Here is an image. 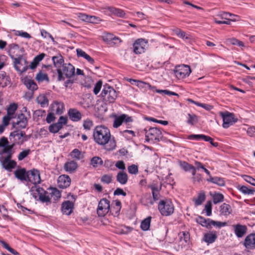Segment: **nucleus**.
<instances>
[{
    "mask_svg": "<svg viewBox=\"0 0 255 255\" xmlns=\"http://www.w3.org/2000/svg\"><path fill=\"white\" fill-rule=\"evenodd\" d=\"M50 192L49 193L50 195V199L53 198L54 201L58 200L60 198L61 194L59 190L55 188H51L50 190Z\"/></svg>",
    "mask_w": 255,
    "mask_h": 255,
    "instance_id": "a19ab883",
    "label": "nucleus"
},
{
    "mask_svg": "<svg viewBox=\"0 0 255 255\" xmlns=\"http://www.w3.org/2000/svg\"><path fill=\"white\" fill-rule=\"evenodd\" d=\"M205 210L207 216H210L212 214V203L208 201L205 205Z\"/></svg>",
    "mask_w": 255,
    "mask_h": 255,
    "instance_id": "0e129e2a",
    "label": "nucleus"
},
{
    "mask_svg": "<svg viewBox=\"0 0 255 255\" xmlns=\"http://www.w3.org/2000/svg\"><path fill=\"white\" fill-rule=\"evenodd\" d=\"M175 34L179 37L185 39H190V36L189 34H187L184 31L181 30L180 29H177L174 30Z\"/></svg>",
    "mask_w": 255,
    "mask_h": 255,
    "instance_id": "de8ad7c7",
    "label": "nucleus"
},
{
    "mask_svg": "<svg viewBox=\"0 0 255 255\" xmlns=\"http://www.w3.org/2000/svg\"><path fill=\"white\" fill-rule=\"evenodd\" d=\"M158 210L163 216H170L174 211V207L170 200H161L158 204Z\"/></svg>",
    "mask_w": 255,
    "mask_h": 255,
    "instance_id": "423d86ee",
    "label": "nucleus"
},
{
    "mask_svg": "<svg viewBox=\"0 0 255 255\" xmlns=\"http://www.w3.org/2000/svg\"><path fill=\"white\" fill-rule=\"evenodd\" d=\"M220 115L223 119V127L225 128H228L237 121V119L235 118L234 115L233 113L228 112H220Z\"/></svg>",
    "mask_w": 255,
    "mask_h": 255,
    "instance_id": "9b49d317",
    "label": "nucleus"
},
{
    "mask_svg": "<svg viewBox=\"0 0 255 255\" xmlns=\"http://www.w3.org/2000/svg\"><path fill=\"white\" fill-rule=\"evenodd\" d=\"M62 127L58 125L57 123L51 125L49 127V130L52 133L58 132Z\"/></svg>",
    "mask_w": 255,
    "mask_h": 255,
    "instance_id": "864d4df0",
    "label": "nucleus"
},
{
    "mask_svg": "<svg viewBox=\"0 0 255 255\" xmlns=\"http://www.w3.org/2000/svg\"><path fill=\"white\" fill-rule=\"evenodd\" d=\"M35 79L38 82H41L44 81H49V78L47 75L41 72H40L37 74Z\"/></svg>",
    "mask_w": 255,
    "mask_h": 255,
    "instance_id": "8fccbe9b",
    "label": "nucleus"
},
{
    "mask_svg": "<svg viewBox=\"0 0 255 255\" xmlns=\"http://www.w3.org/2000/svg\"><path fill=\"white\" fill-rule=\"evenodd\" d=\"M30 152L29 149L24 150L20 152L18 155V159L19 161L22 160L26 157H27Z\"/></svg>",
    "mask_w": 255,
    "mask_h": 255,
    "instance_id": "13d9d810",
    "label": "nucleus"
},
{
    "mask_svg": "<svg viewBox=\"0 0 255 255\" xmlns=\"http://www.w3.org/2000/svg\"><path fill=\"white\" fill-rule=\"evenodd\" d=\"M23 84L28 89L32 91H35L38 88L36 83L33 80L27 78L23 79Z\"/></svg>",
    "mask_w": 255,
    "mask_h": 255,
    "instance_id": "c756f323",
    "label": "nucleus"
},
{
    "mask_svg": "<svg viewBox=\"0 0 255 255\" xmlns=\"http://www.w3.org/2000/svg\"><path fill=\"white\" fill-rule=\"evenodd\" d=\"M110 210V201L106 199H102L98 204L97 212L99 217H104Z\"/></svg>",
    "mask_w": 255,
    "mask_h": 255,
    "instance_id": "9d476101",
    "label": "nucleus"
},
{
    "mask_svg": "<svg viewBox=\"0 0 255 255\" xmlns=\"http://www.w3.org/2000/svg\"><path fill=\"white\" fill-rule=\"evenodd\" d=\"M244 245L247 249H255V234H251L248 235L245 239Z\"/></svg>",
    "mask_w": 255,
    "mask_h": 255,
    "instance_id": "aec40b11",
    "label": "nucleus"
},
{
    "mask_svg": "<svg viewBox=\"0 0 255 255\" xmlns=\"http://www.w3.org/2000/svg\"><path fill=\"white\" fill-rule=\"evenodd\" d=\"M64 109V104L61 102H54L52 105L51 110L57 115L62 114Z\"/></svg>",
    "mask_w": 255,
    "mask_h": 255,
    "instance_id": "cd10ccee",
    "label": "nucleus"
},
{
    "mask_svg": "<svg viewBox=\"0 0 255 255\" xmlns=\"http://www.w3.org/2000/svg\"><path fill=\"white\" fill-rule=\"evenodd\" d=\"M58 80L59 81L64 80L65 77L69 79L75 75V67L70 63H65L63 65L61 68L58 69Z\"/></svg>",
    "mask_w": 255,
    "mask_h": 255,
    "instance_id": "f03ea898",
    "label": "nucleus"
},
{
    "mask_svg": "<svg viewBox=\"0 0 255 255\" xmlns=\"http://www.w3.org/2000/svg\"><path fill=\"white\" fill-rule=\"evenodd\" d=\"M71 183V179L68 175H62L58 178V186L61 188L69 187Z\"/></svg>",
    "mask_w": 255,
    "mask_h": 255,
    "instance_id": "4be33fe9",
    "label": "nucleus"
},
{
    "mask_svg": "<svg viewBox=\"0 0 255 255\" xmlns=\"http://www.w3.org/2000/svg\"><path fill=\"white\" fill-rule=\"evenodd\" d=\"M205 200V194L204 193L202 192L200 193L197 198H195L193 199V201L195 202V205L196 206L200 205L202 204V203Z\"/></svg>",
    "mask_w": 255,
    "mask_h": 255,
    "instance_id": "49530a36",
    "label": "nucleus"
},
{
    "mask_svg": "<svg viewBox=\"0 0 255 255\" xmlns=\"http://www.w3.org/2000/svg\"><path fill=\"white\" fill-rule=\"evenodd\" d=\"M27 124V118L23 114H21L17 116L16 122L12 123V127L14 128L23 129L26 127Z\"/></svg>",
    "mask_w": 255,
    "mask_h": 255,
    "instance_id": "dca6fc26",
    "label": "nucleus"
},
{
    "mask_svg": "<svg viewBox=\"0 0 255 255\" xmlns=\"http://www.w3.org/2000/svg\"><path fill=\"white\" fill-rule=\"evenodd\" d=\"M14 146V144L8 145V141L7 138L3 136L0 139V155L6 154V152H3L4 149H10L11 153H14L12 148Z\"/></svg>",
    "mask_w": 255,
    "mask_h": 255,
    "instance_id": "a211bd4d",
    "label": "nucleus"
},
{
    "mask_svg": "<svg viewBox=\"0 0 255 255\" xmlns=\"http://www.w3.org/2000/svg\"><path fill=\"white\" fill-rule=\"evenodd\" d=\"M130 83L132 84H134L136 86L140 88L144 89L146 90L147 89H150L151 90H154L155 87L154 86H151L149 83L143 82L142 81L136 80H131Z\"/></svg>",
    "mask_w": 255,
    "mask_h": 255,
    "instance_id": "393cba45",
    "label": "nucleus"
},
{
    "mask_svg": "<svg viewBox=\"0 0 255 255\" xmlns=\"http://www.w3.org/2000/svg\"><path fill=\"white\" fill-rule=\"evenodd\" d=\"M207 181L214 184H216L220 186H224L225 185V181L223 178L218 177H212L207 179Z\"/></svg>",
    "mask_w": 255,
    "mask_h": 255,
    "instance_id": "ea45409f",
    "label": "nucleus"
},
{
    "mask_svg": "<svg viewBox=\"0 0 255 255\" xmlns=\"http://www.w3.org/2000/svg\"><path fill=\"white\" fill-rule=\"evenodd\" d=\"M217 238L216 232L212 231L204 234L203 240L208 244H212L215 241Z\"/></svg>",
    "mask_w": 255,
    "mask_h": 255,
    "instance_id": "a878e982",
    "label": "nucleus"
},
{
    "mask_svg": "<svg viewBox=\"0 0 255 255\" xmlns=\"http://www.w3.org/2000/svg\"><path fill=\"white\" fill-rule=\"evenodd\" d=\"M102 84H103V82L101 80H99L96 84L95 87L94 88V90H93V92L95 95H97L99 93V92L102 88Z\"/></svg>",
    "mask_w": 255,
    "mask_h": 255,
    "instance_id": "e2e57ef3",
    "label": "nucleus"
},
{
    "mask_svg": "<svg viewBox=\"0 0 255 255\" xmlns=\"http://www.w3.org/2000/svg\"><path fill=\"white\" fill-rule=\"evenodd\" d=\"M115 205L113 207H112L111 210H113L114 215L115 216H117L119 215L121 208L122 204L121 202L119 200H116L115 201Z\"/></svg>",
    "mask_w": 255,
    "mask_h": 255,
    "instance_id": "79ce46f5",
    "label": "nucleus"
},
{
    "mask_svg": "<svg viewBox=\"0 0 255 255\" xmlns=\"http://www.w3.org/2000/svg\"><path fill=\"white\" fill-rule=\"evenodd\" d=\"M128 172L131 174H136L138 172V167L135 164H132L128 167Z\"/></svg>",
    "mask_w": 255,
    "mask_h": 255,
    "instance_id": "bf43d9fd",
    "label": "nucleus"
},
{
    "mask_svg": "<svg viewBox=\"0 0 255 255\" xmlns=\"http://www.w3.org/2000/svg\"><path fill=\"white\" fill-rule=\"evenodd\" d=\"M70 156L72 158H75L76 160H80L83 157V155L81 152L77 148L73 149L71 152Z\"/></svg>",
    "mask_w": 255,
    "mask_h": 255,
    "instance_id": "a18cd8bd",
    "label": "nucleus"
},
{
    "mask_svg": "<svg viewBox=\"0 0 255 255\" xmlns=\"http://www.w3.org/2000/svg\"><path fill=\"white\" fill-rule=\"evenodd\" d=\"M146 140L151 142L159 141L162 137L161 130L157 128H150L148 129H144Z\"/></svg>",
    "mask_w": 255,
    "mask_h": 255,
    "instance_id": "20e7f679",
    "label": "nucleus"
},
{
    "mask_svg": "<svg viewBox=\"0 0 255 255\" xmlns=\"http://www.w3.org/2000/svg\"><path fill=\"white\" fill-rule=\"evenodd\" d=\"M102 20L99 17L90 15L88 22L98 24Z\"/></svg>",
    "mask_w": 255,
    "mask_h": 255,
    "instance_id": "052dcab7",
    "label": "nucleus"
},
{
    "mask_svg": "<svg viewBox=\"0 0 255 255\" xmlns=\"http://www.w3.org/2000/svg\"><path fill=\"white\" fill-rule=\"evenodd\" d=\"M112 181V176L109 175H105L101 178V181L106 184L110 183Z\"/></svg>",
    "mask_w": 255,
    "mask_h": 255,
    "instance_id": "338daca9",
    "label": "nucleus"
},
{
    "mask_svg": "<svg viewBox=\"0 0 255 255\" xmlns=\"http://www.w3.org/2000/svg\"><path fill=\"white\" fill-rule=\"evenodd\" d=\"M239 190L244 194L253 195L255 191L252 189H249L245 186H242L239 188Z\"/></svg>",
    "mask_w": 255,
    "mask_h": 255,
    "instance_id": "3c124183",
    "label": "nucleus"
},
{
    "mask_svg": "<svg viewBox=\"0 0 255 255\" xmlns=\"http://www.w3.org/2000/svg\"><path fill=\"white\" fill-rule=\"evenodd\" d=\"M17 109V105L15 103L11 104L7 108V115L14 118L15 112Z\"/></svg>",
    "mask_w": 255,
    "mask_h": 255,
    "instance_id": "c03bdc74",
    "label": "nucleus"
},
{
    "mask_svg": "<svg viewBox=\"0 0 255 255\" xmlns=\"http://www.w3.org/2000/svg\"><path fill=\"white\" fill-rule=\"evenodd\" d=\"M3 152H6V156L4 157L2 162V165L4 168L6 170H10L13 168L16 165V162L13 160H10L12 155L13 153H11L10 149H4Z\"/></svg>",
    "mask_w": 255,
    "mask_h": 255,
    "instance_id": "ddd939ff",
    "label": "nucleus"
},
{
    "mask_svg": "<svg viewBox=\"0 0 255 255\" xmlns=\"http://www.w3.org/2000/svg\"><path fill=\"white\" fill-rule=\"evenodd\" d=\"M227 223L215 221L211 219L210 220V229L212 228V226H214L217 228H220L222 227L226 226Z\"/></svg>",
    "mask_w": 255,
    "mask_h": 255,
    "instance_id": "603ef678",
    "label": "nucleus"
},
{
    "mask_svg": "<svg viewBox=\"0 0 255 255\" xmlns=\"http://www.w3.org/2000/svg\"><path fill=\"white\" fill-rule=\"evenodd\" d=\"M95 142L100 145L105 146L108 151L113 150L116 147V141L114 137H112L110 129L103 126H97L93 131Z\"/></svg>",
    "mask_w": 255,
    "mask_h": 255,
    "instance_id": "f257e3e1",
    "label": "nucleus"
},
{
    "mask_svg": "<svg viewBox=\"0 0 255 255\" xmlns=\"http://www.w3.org/2000/svg\"><path fill=\"white\" fill-rule=\"evenodd\" d=\"M210 219H205L202 216H198L196 221L197 223L200 224L202 226L205 227L207 229H210Z\"/></svg>",
    "mask_w": 255,
    "mask_h": 255,
    "instance_id": "58836bf2",
    "label": "nucleus"
},
{
    "mask_svg": "<svg viewBox=\"0 0 255 255\" xmlns=\"http://www.w3.org/2000/svg\"><path fill=\"white\" fill-rule=\"evenodd\" d=\"M36 101L43 108L48 106L49 104V101L44 94L39 95L36 98Z\"/></svg>",
    "mask_w": 255,
    "mask_h": 255,
    "instance_id": "473e14b6",
    "label": "nucleus"
},
{
    "mask_svg": "<svg viewBox=\"0 0 255 255\" xmlns=\"http://www.w3.org/2000/svg\"><path fill=\"white\" fill-rule=\"evenodd\" d=\"M27 182H30L36 186V184L41 182L39 171L35 169L28 171Z\"/></svg>",
    "mask_w": 255,
    "mask_h": 255,
    "instance_id": "4468645a",
    "label": "nucleus"
},
{
    "mask_svg": "<svg viewBox=\"0 0 255 255\" xmlns=\"http://www.w3.org/2000/svg\"><path fill=\"white\" fill-rule=\"evenodd\" d=\"M180 165L186 171H190L192 168H193V166L192 165L189 164L185 161L180 162Z\"/></svg>",
    "mask_w": 255,
    "mask_h": 255,
    "instance_id": "680f3d73",
    "label": "nucleus"
},
{
    "mask_svg": "<svg viewBox=\"0 0 255 255\" xmlns=\"http://www.w3.org/2000/svg\"><path fill=\"white\" fill-rule=\"evenodd\" d=\"M128 176L126 173L119 172L117 175V180L121 184L124 185L127 183Z\"/></svg>",
    "mask_w": 255,
    "mask_h": 255,
    "instance_id": "e433bc0d",
    "label": "nucleus"
},
{
    "mask_svg": "<svg viewBox=\"0 0 255 255\" xmlns=\"http://www.w3.org/2000/svg\"><path fill=\"white\" fill-rule=\"evenodd\" d=\"M68 115L70 119L73 122L79 121L82 118L81 113L76 109H70L68 111Z\"/></svg>",
    "mask_w": 255,
    "mask_h": 255,
    "instance_id": "b1692460",
    "label": "nucleus"
},
{
    "mask_svg": "<svg viewBox=\"0 0 255 255\" xmlns=\"http://www.w3.org/2000/svg\"><path fill=\"white\" fill-rule=\"evenodd\" d=\"M244 179L247 182L249 183L250 184H252V185L255 186V179L253 178L252 177L244 175L243 176Z\"/></svg>",
    "mask_w": 255,
    "mask_h": 255,
    "instance_id": "69168bd1",
    "label": "nucleus"
},
{
    "mask_svg": "<svg viewBox=\"0 0 255 255\" xmlns=\"http://www.w3.org/2000/svg\"><path fill=\"white\" fill-rule=\"evenodd\" d=\"M175 76L179 79H183L189 76L191 72L190 66L181 65L176 66L174 70Z\"/></svg>",
    "mask_w": 255,
    "mask_h": 255,
    "instance_id": "1a4fd4ad",
    "label": "nucleus"
},
{
    "mask_svg": "<svg viewBox=\"0 0 255 255\" xmlns=\"http://www.w3.org/2000/svg\"><path fill=\"white\" fill-rule=\"evenodd\" d=\"M188 138L197 140L202 139L206 141H209L214 147H217L219 145L218 142H214L213 139L211 137L204 134H191L188 136Z\"/></svg>",
    "mask_w": 255,
    "mask_h": 255,
    "instance_id": "f3484780",
    "label": "nucleus"
},
{
    "mask_svg": "<svg viewBox=\"0 0 255 255\" xmlns=\"http://www.w3.org/2000/svg\"><path fill=\"white\" fill-rule=\"evenodd\" d=\"M113 117L114 118L113 125L114 128H119L123 123H125L127 127L129 128L130 124L133 122L131 117L125 114L119 116L115 114L113 115Z\"/></svg>",
    "mask_w": 255,
    "mask_h": 255,
    "instance_id": "0eeeda50",
    "label": "nucleus"
},
{
    "mask_svg": "<svg viewBox=\"0 0 255 255\" xmlns=\"http://www.w3.org/2000/svg\"><path fill=\"white\" fill-rule=\"evenodd\" d=\"M151 217H148L143 220L141 223L140 228L143 231H147L149 227L151 222Z\"/></svg>",
    "mask_w": 255,
    "mask_h": 255,
    "instance_id": "37998d69",
    "label": "nucleus"
},
{
    "mask_svg": "<svg viewBox=\"0 0 255 255\" xmlns=\"http://www.w3.org/2000/svg\"><path fill=\"white\" fill-rule=\"evenodd\" d=\"M25 132L24 131H19L18 130L11 132L10 133V137L13 138V143L12 144H22L25 140L23 139V137H26Z\"/></svg>",
    "mask_w": 255,
    "mask_h": 255,
    "instance_id": "2eb2a0df",
    "label": "nucleus"
},
{
    "mask_svg": "<svg viewBox=\"0 0 255 255\" xmlns=\"http://www.w3.org/2000/svg\"><path fill=\"white\" fill-rule=\"evenodd\" d=\"M10 79L6 73L2 71L0 73V86L5 87L10 84Z\"/></svg>",
    "mask_w": 255,
    "mask_h": 255,
    "instance_id": "bb28decb",
    "label": "nucleus"
},
{
    "mask_svg": "<svg viewBox=\"0 0 255 255\" xmlns=\"http://www.w3.org/2000/svg\"><path fill=\"white\" fill-rule=\"evenodd\" d=\"M74 208V202L71 201L64 202L61 206V211L63 214L69 215L72 212Z\"/></svg>",
    "mask_w": 255,
    "mask_h": 255,
    "instance_id": "412c9836",
    "label": "nucleus"
},
{
    "mask_svg": "<svg viewBox=\"0 0 255 255\" xmlns=\"http://www.w3.org/2000/svg\"><path fill=\"white\" fill-rule=\"evenodd\" d=\"M233 227L235 234L239 238L244 237L247 232L248 228L245 225L238 224L233 225Z\"/></svg>",
    "mask_w": 255,
    "mask_h": 255,
    "instance_id": "6ab92c4d",
    "label": "nucleus"
},
{
    "mask_svg": "<svg viewBox=\"0 0 255 255\" xmlns=\"http://www.w3.org/2000/svg\"><path fill=\"white\" fill-rule=\"evenodd\" d=\"M78 167L77 163L74 161H70L65 163V169L68 172H72L76 170Z\"/></svg>",
    "mask_w": 255,
    "mask_h": 255,
    "instance_id": "c9c22d12",
    "label": "nucleus"
},
{
    "mask_svg": "<svg viewBox=\"0 0 255 255\" xmlns=\"http://www.w3.org/2000/svg\"><path fill=\"white\" fill-rule=\"evenodd\" d=\"M133 52L135 54H141L144 53L148 47V41L143 38L137 39L133 44Z\"/></svg>",
    "mask_w": 255,
    "mask_h": 255,
    "instance_id": "f8f14e48",
    "label": "nucleus"
},
{
    "mask_svg": "<svg viewBox=\"0 0 255 255\" xmlns=\"http://www.w3.org/2000/svg\"><path fill=\"white\" fill-rule=\"evenodd\" d=\"M101 96L104 100L109 103H113L117 98L116 91L109 85H105L101 92Z\"/></svg>",
    "mask_w": 255,
    "mask_h": 255,
    "instance_id": "39448f33",
    "label": "nucleus"
},
{
    "mask_svg": "<svg viewBox=\"0 0 255 255\" xmlns=\"http://www.w3.org/2000/svg\"><path fill=\"white\" fill-rule=\"evenodd\" d=\"M232 212L231 207L230 205L223 203L220 207V215L224 216H228Z\"/></svg>",
    "mask_w": 255,
    "mask_h": 255,
    "instance_id": "c85d7f7f",
    "label": "nucleus"
},
{
    "mask_svg": "<svg viewBox=\"0 0 255 255\" xmlns=\"http://www.w3.org/2000/svg\"><path fill=\"white\" fill-rule=\"evenodd\" d=\"M10 56L13 60L14 66L16 71L22 73L27 70L28 63L22 56H19L17 58H15L13 55Z\"/></svg>",
    "mask_w": 255,
    "mask_h": 255,
    "instance_id": "6e6552de",
    "label": "nucleus"
},
{
    "mask_svg": "<svg viewBox=\"0 0 255 255\" xmlns=\"http://www.w3.org/2000/svg\"><path fill=\"white\" fill-rule=\"evenodd\" d=\"M108 9L112 14L120 17H124L126 14L125 11L121 9L114 7H109Z\"/></svg>",
    "mask_w": 255,
    "mask_h": 255,
    "instance_id": "f704fd0d",
    "label": "nucleus"
},
{
    "mask_svg": "<svg viewBox=\"0 0 255 255\" xmlns=\"http://www.w3.org/2000/svg\"><path fill=\"white\" fill-rule=\"evenodd\" d=\"M52 60L54 65V66L57 68V71L58 69L61 68L64 63V59L63 57L61 55L55 56L52 57Z\"/></svg>",
    "mask_w": 255,
    "mask_h": 255,
    "instance_id": "2f4dec72",
    "label": "nucleus"
},
{
    "mask_svg": "<svg viewBox=\"0 0 255 255\" xmlns=\"http://www.w3.org/2000/svg\"><path fill=\"white\" fill-rule=\"evenodd\" d=\"M76 51L78 57H84L91 64H93L94 63V59L91 57L88 54H87L85 52L83 51L82 49H77Z\"/></svg>",
    "mask_w": 255,
    "mask_h": 255,
    "instance_id": "4c0bfd02",
    "label": "nucleus"
},
{
    "mask_svg": "<svg viewBox=\"0 0 255 255\" xmlns=\"http://www.w3.org/2000/svg\"><path fill=\"white\" fill-rule=\"evenodd\" d=\"M103 163V162L102 159L98 156H95L91 160V164L94 167H97L99 166L102 165Z\"/></svg>",
    "mask_w": 255,
    "mask_h": 255,
    "instance_id": "09e8293b",
    "label": "nucleus"
},
{
    "mask_svg": "<svg viewBox=\"0 0 255 255\" xmlns=\"http://www.w3.org/2000/svg\"><path fill=\"white\" fill-rule=\"evenodd\" d=\"M14 174L15 177L18 179L22 181L27 182L28 171H26L25 168L17 169L14 171Z\"/></svg>",
    "mask_w": 255,
    "mask_h": 255,
    "instance_id": "5701e85b",
    "label": "nucleus"
},
{
    "mask_svg": "<svg viewBox=\"0 0 255 255\" xmlns=\"http://www.w3.org/2000/svg\"><path fill=\"white\" fill-rule=\"evenodd\" d=\"M89 15L85 13H80L78 14V17L82 21L88 22L89 19Z\"/></svg>",
    "mask_w": 255,
    "mask_h": 255,
    "instance_id": "774afa93",
    "label": "nucleus"
},
{
    "mask_svg": "<svg viewBox=\"0 0 255 255\" xmlns=\"http://www.w3.org/2000/svg\"><path fill=\"white\" fill-rule=\"evenodd\" d=\"M179 243L182 245L185 246L188 244L190 240V235L188 232H182L179 233Z\"/></svg>",
    "mask_w": 255,
    "mask_h": 255,
    "instance_id": "72a5a7b5",
    "label": "nucleus"
},
{
    "mask_svg": "<svg viewBox=\"0 0 255 255\" xmlns=\"http://www.w3.org/2000/svg\"><path fill=\"white\" fill-rule=\"evenodd\" d=\"M148 187L151 189L153 198L154 201L157 200L159 198V191L161 187H159L156 184H152L148 185Z\"/></svg>",
    "mask_w": 255,
    "mask_h": 255,
    "instance_id": "7c9ffc66",
    "label": "nucleus"
},
{
    "mask_svg": "<svg viewBox=\"0 0 255 255\" xmlns=\"http://www.w3.org/2000/svg\"><path fill=\"white\" fill-rule=\"evenodd\" d=\"M93 127V123L90 119H87L83 122V127L85 129L90 130Z\"/></svg>",
    "mask_w": 255,
    "mask_h": 255,
    "instance_id": "4d7b16f0",
    "label": "nucleus"
},
{
    "mask_svg": "<svg viewBox=\"0 0 255 255\" xmlns=\"http://www.w3.org/2000/svg\"><path fill=\"white\" fill-rule=\"evenodd\" d=\"M30 192L35 199L38 197L40 200L43 203L50 202V197L49 194L48 195V192L44 191L42 188L33 186L31 188Z\"/></svg>",
    "mask_w": 255,
    "mask_h": 255,
    "instance_id": "7ed1b4c3",
    "label": "nucleus"
},
{
    "mask_svg": "<svg viewBox=\"0 0 255 255\" xmlns=\"http://www.w3.org/2000/svg\"><path fill=\"white\" fill-rule=\"evenodd\" d=\"M188 119L187 120V123L193 125L198 122L197 117L194 114H188Z\"/></svg>",
    "mask_w": 255,
    "mask_h": 255,
    "instance_id": "6e6d98bb",
    "label": "nucleus"
},
{
    "mask_svg": "<svg viewBox=\"0 0 255 255\" xmlns=\"http://www.w3.org/2000/svg\"><path fill=\"white\" fill-rule=\"evenodd\" d=\"M213 203L216 204L218 203L221 202L224 200V196L221 193H216L213 197Z\"/></svg>",
    "mask_w": 255,
    "mask_h": 255,
    "instance_id": "5fc2aeb1",
    "label": "nucleus"
}]
</instances>
